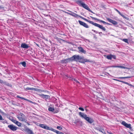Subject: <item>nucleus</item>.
Masks as SVG:
<instances>
[{"label": "nucleus", "instance_id": "50", "mask_svg": "<svg viewBox=\"0 0 134 134\" xmlns=\"http://www.w3.org/2000/svg\"><path fill=\"white\" fill-rule=\"evenodd\" d=\"M108 133L109 134H113L111 133V132H108Z\"/></svg>", "mask_w": 134, "mask_h": 134}, {"label": "nucleus", "instance_id": "23", "mask_svg": "<svg viewBox=\"0 0 134 134\" xmlns=\"http://www.w3.org/2000/svg\"><path fill=\"white\" fill-rule=\"evenodd\" d=\"M113 80H115V81H119V82H121L123 83H124L127 84V83H126L125 82V81H121V80H118L117 79H113Z\"/></svg>", "mask_w": 134, "mask_h": 134}, {"label": "nucleus", "instance_id": "14", "mask_svg": "<svg viewBox=\"0 0 134 134\" xmlns=\"http://www.w3.org/2000/svg\"><path fill=\"white\" fill-rule=\"evenodd\" d=\"M78 49L80 52L83 53L84 54L86 53V51L83 49L82 47H78Z\"/></svg>", "mask_w": 134, "mask_h": 134}, {"label": "nucleus", "instance_id": "15", "mask_svg": "<svg viewBox=\"0 0 134 134\" xmlns=\"http://www.w3.org/2000/svg\"><path fill=\"white\" fill-rule=\"evenodd\" d=\"M69 12H71L72 13H69L68 12H66V13L69 14L70 15L73 16H74L75 18H77L78 17H79V16H80V15H79L75 13H74L72 12L71 11H69Z\"/></svg>", "mask_w": 134, "mask_h": 134}, {"label": "nucleus", "instance_id": "19", "mask_svg": "<svg viewBox=\"0 0 134 134\" xmlns=\"http://www.w3.org/2000/svg\"><path fill=\"white\" fill-rule=\"evenodd\" d=\"M50 130H51L53 132H55L57 134H59L60 132L58 131L57 130L52 128H51V129Z\"/></svg>", "mask_w": 134, "mask_h": 134}, {"label": "nucleus", "instance_id": "44", "mask_svg": "<svg viewBox=\"0 0 134 134\" xmlns=\"http://www.w3.org/2000/svg\"><path fill=\"white\" fill-rule=\"evenodd\" d=\"M7 83L8 82H7L5 81L4 82V83H3L4 85H6Z\"/></svg>", "mask_w": 134, "mask_h": 134}, {"label": "nucleus", "instance_id": "52", "mask_svg": "<svg viewBox=\"0 0 134 134\" xmlns=\"http://www.w3.org/2000/svg\"><path fill=\"white\" fill-rule=\"evenodd\" d=\"M3 111H2L1 109V110H0V113H1Z\"/></svg>", "mask_w": 134, "mask_h": 134}, {"label": "nucleus", "instance_id": "59", "mask_svg": "<svg viewBox=\"0 0 134 134\" xmlns=\"http://www.w3.org/2000/svg\"><path fill=\"white\" fill-rule=\"evenodd\" d=\"M0 110H1V109H0Z\"/></svg>", "mask_w": 134, "mask_h": 134}, {"label": "nucleus", "instance_id": "46", "mask_svg": "<svg viewBox=\"0 0 134 134\" xmlns=\"http://www.w3.org/2000/svg\"><path fill=\"white\" fill-rule=\"evenodd\" d=\"M43 91H43V92H48V91H47V90H43Z\"/></svg>", "mask_w": 134, "mask_h": 134}, {"label": "nucleus", "instance_id": "40", "mask_svg": "<svg viewBox=\"0 0 134 134\" xmlns=\"http://www.w3.org/2000/svg\"><path fill=\"white\" fill-rule=\"evenodd\" d=\"M57 128L58 129H59V130H61L62 129V128H61V126H57Z\"/></svg>", "mask_w": 134, "mask_h": 134}, {"label": "nucleus", "instance_id": "42", "mask_svg": "<svg viewBox=\"0 0 134 134\" xmlns=\"http://www.w3.org/2000/svg\"><path fill=\"white\" fill-rule=\"evenodd\" d=\"M1 114H2L3 115H4L5 116L7 115V114L5 113H4L3 111L2 112Z\"/></svg>", "mask_w": 134, "mask_h": 134}, {"label": "nucleus", "instance_id": "30", "mask_svg": "<svg viewBox=\"0 0 134 134\" xmlns=\"http://www.w3.org/2000/svg\"><path fill=\"white\" fill-rule=\"evenodd\" d=\"M92 31H93L96 34H97L98 33L99 34H102V32H97V31H96L95 30H94L93 29H92Z\"/></svg>", "mask_w": 134, "mask_h": 134}, {"label": "nucleus", "instance_id": "7", "mask_svg": "<svg viewBox=\"0 0 134 134\" xmlns=\"http://www.w3.org/2000/svg\"><path fill=\"white\" fill-rule=\"evenodd\" d=\"M48 110L49 111L53 112V113H58L59 111V109H54L53 108L50 106L48 107Z\"/></svg>", "mask_w": 134, "mask_h": 134}, {"label": "nucleus", "instance_id": "20", "mask_svg": "<svg viewBox=\"0 0 134 134\" xmlns=\"http://www.w3.org/2000/svg\"><path fill=\"white\" fill-rule=\"evenodd\" d=\"M16 97H17V98H20V99H24L25 100H26L27 101H29V100L27 99H26V98H25L24 97H21L20 96H19L18 95L16 96Z\"/></svg>", "mask_w": 134, "mask_h": 134}, {"label": "nucleus", "instance_id": "24", "mask_svg": "<svg viewBox=\"0 0 134 134\" xmlns=\"http://www.w3.org/2000/svg\"><path fill=\"white\" fill-rule=\"evenodd\" d=\"M15 124L19 127L21 126V123L18 121H17Z\"/></svg>", "mask_w": 134, "mask_h": 134}, {"label": "nucleus", "instance_id": "47", "mask_svg": "<svg viewBox=\"0 0 134 134\" xmlns=\"http://www.w3.org/2000/svg\"><path fill=\"white\" fill-rule=\"evenodd\" d=\"M59 134H64L62 132H60Z\"/></svg>", "mask_w": 134, "mask_h": 134}, {"label": "nucleus", "instance_id": "37", "mask_svg": "<svg viewBox=\"0 0 134 134\" xmlns=\"http://www.w3.org/2000/svg\"><path fill=\"white\" fill-rule=\"evenodd\" d=\"M114 9L117 12H118V13L120 14H121V13H120V12L118 10H117V9H116V8H115Z\"/></svg>", "mask_w": 134, "mask_h": 134}, {"label": "nucleus", "instance_id": "1", "mask_svg": "<svg viewBox=\"0 0 134 134\" xmlns=\"http://www.w3.org/2000/svg\"><path fill=\"white\" fill-rule=\"evenodd\" d=\"M70 60L76 61V62H79L83 63H85L86 62L89 61L87 59H85L84 57L83 56H80L79 55H75L70 58L62 60L61 61V63H67Z\"/></svg>", "mask_w": 134, "mask_h": 134}, {"label": "nucleus", "instance_id": "36", "mask_svg": "<svg viewBox=\"0 0 134 134\" xmlns=\"http://www.w3.org/2000/svg\"><path fill=\"white\" fill-rule=\"evenodd\" d=\"M73 80L74 81H75L77 83H80L77 80H76L75 79H73Z\"/></svg>", "mask_w": 134, "mask_h": 134}, {"label": "nucleus", "instance_id": "26", "mask_svg": "<svg viewBox=\"0 0 134 134\" xmlns=\"http://www.w3.org/2000/svg\"><path fill=\"white\" fill-rule=\"evenodd\" d=\"M20 64H22L24 67H25L26 66V63L25 62H21L20 63Z\"/></svg>", "mask_w": 134, "mask_h": 134}, {"label": "nucleus", "instance_id": "48", "mask_svg": "<svg viewBox=\"0 0 134 134\" xmlns=\"http://www.w3.org/2000/svg\"><path fill=\"white\" fill-rule=\"evenodd\" d=\"M3 7H2V6H0V9H2V8H3Z\"/></svg>", "mask_w": 134, "mask_h": 134}, {"label": "nucleus", "instance_id": "10", "mask_svg": "<svg viewBox=\"0 0 134 134\" xmlns=\"http://www.w3.org/2000/svg\"><path fill=\"white\" fill-rule=\"evenodd\" d=\"M39 126L47 130H50L51 128L48 126H47L46 125L44 124H40Z\"/></svg>", "mask_w": 134, "mask_h": 134}, {"label": "nucleus", "instance_id": "17", "mask_svg": "<svg viewBox=\"0 0 134 134\" xmlns=\"http://www.w3.org/2000/svg\"><path fill=\"white\" fill-rule=\"evenodd\" d=\"M21 47L24 48H27L29 47V46L24 43H22L21 45Z\"/></svg>", "mask_w": 134, "mask_h": 134}, {"label": "nucleus", "instance_id": "51", "mask_svg": "<svg viewBox=\"0 0 134 134\" xmlns=\"http://www.w3.org/2000/svg\"><path fill=\"white\" fill-rule=\"evenodd\" d=\"M77 121H75L74 122V123H75V124H77Z\"/></svg>", "mask_w": 134, "mask_h": 134}, {"label": "nucleus", "instance_id": "58", "mask_svg": "<svg viewBox=\"0 0 134 134\" xmlns=\"http://www.w3.org/2000/svg\"><path fill=\"white\" fill-rule=\"evenodd\" d=\"M0 110H1V109H0Z\"/></svg>", "mask_w": 134, "mask_h": 134}, {"label": "nucleus", "instance_id": "18", "mask_svg": "<svg viewBox=\"0 0 134 134\" xmlns=\"http://www.w3.org/2000/svg\"><path fill=\"white\" fill-rule=\"evenodd\" d=\"M132 76H127L126 77H115V78L120 79H127L129 78L132 77Z\"/></svg>", "mask_w": 134, "mask_h": 134}, {"label": "nucleus", "instance_id": "31", "mask_svg": "<svg viewBox=\"0 0 134 134\" xmlns=\"http://www.w3.org/2000/svg\"><path fill=\"white\" fill-rule=\"evenodd\" d=\"M122 40L123 41H124V42H125V43H128V40L127 39H126V38L123 39Z\"/></svg>", "mask_w": 134, "mask_h": 134}, {"label": "nucleus", "instance_id": "32", "mask_svg": "<svg viewBox=\"0 0 134 134\" xmlns=\"http://www.w3.org/2000/svg\"><path fill=\"white\" fill-rule=\"evenodd\" d=\"M57 39L60 42H61V41H64V40H63L62 39L60 38H57Z\"/></svg>", "mask_w": 134, "mask_h": 134}, {"label": "nucleus", "instance_id": "21", "mask_svg": "<svg viewBox=\"0 0 134 134\" xmlns=\"http://www.w3.org/2000/svg\"><path fill=\"white\" fill-rule=\"evenodd\" d=\"M106 58L108 59L111 60L112 59L111 54L107 55Z\"/></svg>", "mask_w": 134, "mask_h": 134}, {"label": "nucleus", "instance_id": "45", "mask_svg": "<svg viewBox=\"0 0 134 134\" xmlns=\"http://www.w3.org/2000/svg\"><path fill=\"white\" fill-rule=\"evenodd\" d=\"M125 82L127 83V84H126L128 85H129L130 86H132V85L131 84H129V83H127V82Z\"/></svg>", "mask_w": 134, "mask_h": 134}, {"label": "nucleus", "instance_id": "25", "mask_svg": "<svg viewBox=\"0 0 134 134\" xmlns=\"http://www.w3.org/2000/svg\"><path fill=\"white\" fill-rule=\"evenodd\" d=\"M35 91H36L39 92H42L43 91H44L43 90H40L39 89L35 88Z\"/></svg>", "mask_w": 134, "mask_h": 134}, {"label": "nucleus", "instance_id": "56", "mask_svg": "<svg viewBox=\"0 0 134 134\" xmlns=\"http://www.w3.org/2000/svg\"><path fill=\"white\" fill-rule=\"evenodd\" d=\"M87 106H86L85 107V108L86 109V108L87 107Z\"/></svg>", "mask_w": 134, "mask_h": 134}, {"label": "nucleus", "instance_id": "53", "mask_svg": "<svg viewBox=\"0 0 134 134\" xmlns=\"http://www.w3.org/2000/svg\"><path fill=\"white\" fill-rule=\"evenodd\" d=\"M85 110L86 111H87L88 110V109H85Z\"/></svg>", "mask_w": 134, "mask_h": 134}, {"label": "nucleus", "instance_id": "8", "mask_svg": "<svg viewBox=\"0 0 134 134\" xmlns=\"http://www.w3.org/2000/svg\"><path fill=\"white\" fill-rule=\"evenodd\" d=\"M121 124L125 127L129 128L130 130L131 129L132 127H131V124H128L124 121H122Z\"/></svg>", "mask_w": 134, "mask_h": 134}, {"label": "nucleus", "instance_id": "6", "mask_svg": "<svg viewBox=\"0 0 134 134\" xmlns=\"http://www.w3.org/2000/svg\"><path fill=\"white\" fill-rule=\"evenodd\" d=\"M8 127L9 129L13 131H16L19 128L14 125L13 124L9 125L8 126Z\"/></svg>", "mask_w": 134, "mask_h": 134}, {"label": "nucleus", "instance_id": "27", "mask_svg": "<svg viewBox=\"0 0 134 134\" xmlns=\"http://www.w3.org/2000/svg\"><path fill=\"white\" fill-rule=\"evenodd\" d=\"M120 15H121L123 18H124L125 19H126L127 20H128V18L126 16H125V15H124L122 14L121 13V14H120Z\"/></svg>", "mask_w": 134, "mask_h": 134}, {"label": "nucleus", "instance_id": "12", "mask_svg": "<svg viewBox=\"0 0 134 134\" xmlns=\"http://www.w3.org/2000/svg\"><path fill=\"white\" fill-rule=\"evenodd\" d=\"M107 20L109 22L111 23L114 25H116L118 24V23L117 22L114 20H113L110 18H107Z\"/></svg>", "mask_w": 134, "mask_h": 134}, {"label": "nucleus", "instance_id": "28", "mask_svg": "<svg viewBox=\"0 0 134 134\" xmlns=\"http://www.w3.org/2000/svg\"><path fill=\"white\" fill-rule=\"evenodd\" d=\"M97 130H98L99 131L102 132V133H103V130H104L103 129H99L97 127Z\"/></svg>", "mask_w": 134, "mask_h": 134}, {"label": "nucleus", "instance_id": "13", "mask_svg": "<svg viewBox=\"0 0 134 134\" xmlns=\"http://www.w3.org/2000/svg\"><path fill=\"white\" fill-rule=\"evenodd\" d=\"M39 95L43 99H49L50 97V96L49 95H44L43 94H40Z\"/></svg>", "mask_w": 134, "mask_h": 134}, {"label": "nucleus", "instance_id": "22", "mask_svg": "<svg viewBox=\"0 0 134 134\" xmlns=\"http://www.w3.org/2000/svg\"><path fill=\"white\" fill-rule=\"evenodd\" d=\"M35 88H30L29 87H27L25 89V90H34L35 91Z\"/></svg>", "mask_w": 134, "mask_h": 134}, {"label": "nucleus", "instance_id": "43", "mask_svg": "<svg viewBox=\"0 0 134 134\" xmlns=\"http://www.w3.org/2000/svg\"><path fill=\"white\" fill-rule=\"evenodd\" d=\"M0 83H4L3 80L0 79Z\"/></svg>", "mask_w": 134, "mask_h": 134}, {"label": "nucleus", "instance_id": "39", "mask_svg": "<svg viewBox=\"0 0 134 134\" xmlns=\"http://www.w3.org/2000/svg\"><path fill=\"white\" fill-rule=\"evenodd\" d=\"M79 110H80L82 111H83L84 110V109L83 108H82V107H79Z\"/></svg>", "mask_w": 134, "mask_h": 134}, {"label": "nucleus", "instance_id": "55", "mask_svg": "<svg viewBox=\"0 0 134 134\" xmlns=\"http://www.w3.org/2000/svg\"><path fill=\"white\" fill-rule=\"evenodd\" d=\"M10 120H12V118L9 119Z\"/></svg>", "mask_w": 134, "mask_h": 134}, {"label": "nucleus", "instance_id": "5", "mask_svg": "<svg viewBox=\"0 0 134 134\" xmlns=\"http://www.w3.org/2000/svg\"><path fill=\"white\" fill-rule=\"evenodd\" d=\"M17 118L20 121H24L25 120V115L22 113H20L17 115Z\"/></svg>", "mask_w": 134, "mask_h": 134}, {"label": "nucleus", "instance_id": "29", "mask_svg": "<svg viewBox=\"0 0 134 134\" xmlns=\"http://www.w3.org/2000/svg\"><path fill=\"white\" fill-rule=\"evenodd\" d=\"M113 67L114 68H124V67L122 66H113Z\"/></svg>", "mask_w": 134, "mask_h": 134}, {"label": "nucleus", "instance_id": "49", "mask_svg": "<svg viewBox=\"0 0 134 134\" xmlns=\"http://www.w3.org/2000/svg\"><path fill=\"white\" fill-rule=\"evenodd\" d=\"M66 76L68 77H69V78H71V77L70 76H68V75H67Z\"/></svg>", "mask_w": 134, "mask_h": 134}, {"label": "nucleus", "instance_id": "54", "mask_svg": "<svg viewBox=\"0 0 134 134\" xmlns=\"http://www.w3.org/2000/svg\"><path fill=\"white\" fill-rule=\"evenodd\" d=\"M36 45L37 46H38V47H39V46L38 45V44H36Z\"/></svg>", "mask_w": 134, "mask_h": 134}, {"label": "nucleus", "instance_id": "33", "mask_svg": "<svg viewBox=\"0 0 134 134\" xmlns=\"http://www.w3.org/2000/svg\"><path fill=\"white\" fill-rule=\"evenodd\" d=\"M11 121H12L15 124L17 121L13 119V118H12V120H11Z\"/></svg>", "mask_w": 134, "mask_h": 134}, {"label": "nucleus", "instance_id": "41", "mask_svg": "<svg viewBox=\"0 0 134 134\" xmlns=\"http://www.w3.org/2000/svg\"><path fill=\"white\" fill-rule=\"evenodd\" d=\"M6 85L8 86H9V87H11L12 86L10 84L8 83H7V84Z\"/></svg>", "mask_w": 134, "mask_h": 134}, {"label": "nucleus", "instance_id": "2", "mask_svg": "<svg viewBox=\"0 0 134 134\" xmlns=\"http://www.w3.org/2000/svg\"><path fill=\"white\" fill-rule=\"evenodd\" d=\"M79 17L83 19V20H85L86 21L89 22V23L94 25V26L98 27L100 29L102 30L103 31H105L106 30L105 28L103 26H102L100 25L99 24L96 23H94V22H93L92 21L88 20L84 18L81 16H79Z\"/></svg>", "mask_w": 134, "mask_h": 134}, {"label": "nucleus", "instance_id": "3", "mask_svg": "<svg viewBox=\"0 0 134 134\" xmlns=\"http://www.w3.org/2000/svg\"><path fill=\"white\" fill-rule=\"evenodd\" d=\"M79 115L81 118L84 119L90 124H92L94 122V120L92 118H90L87 116V115L81 112L79 113Z\"/></svg>", "mask_w": 134, "mask_h": 134}, {"label": "nucleus", "instance_id": "38", "mask_svg": "<svg viewBox=\"0 0 134 134\" xmlns=\"http://www.w3.org/2000/svg\"><path fill=\"white\" fill-rule=\"evenodd\" d=\"M0 120H4V119H3V118L2 116L1 115H0Z\"/></svg>", "mask_w": 134, "mask_h": 134}, {"label": "nucleus", "instance_id": "57", "mask_svg": "<svg viewBox=\"0 0 134 134\" xmlns=\"http://www.w3.org/2000/svg\"><path fill=\"white\" fill-rule=\"evenodd\" d=\"M0 110H1V109H0Z\"/></svg>", "mask_w": 134, "mask_h": 134}, {"label": "nucleus", "instance_id": "16", "mask_svg": "<svg viewBox=\"0 0 134 134\" xmlns=\"http://www.w3.org/2000/svg\"><path fill=\"white\" fill-rule=\"evenodd\" d=\"M26 131L28 134H35L33 132V131L29 128L26 129Z\"/></svg>", "mask_w": 134, "mask_h": 134}, {"label": "nucleus", "instance_id": "9", "mask_svg": "<svg viewBox=\"0 0 134 134\" xmlns=\"http://www.w3.org/2000/svg\"><path fill=\"white\" fill-rule=\"evenodd\" d=\"M90 17L92 19L97 20L98 21L101 23H103V24H107L108 25H110V24H109L108 23H107L104 21L100 20L99 19H97L96 18L93 17L92 16H90Z\"/></svg>", "mask_w": 134, "mask_h": 134}, {"label": "nucleus", "instance_id": "11", "mask_svg": "<svg viewBox=\"0 0 134 134\" xmlns=\"http://www.w3.org/2000/svg\"><path fill=\"white\" fill-rule=\"evenodd\" d=\"M78 22L80 24L84 26V27L86 28H89V26L87 24H86L85 23L83 22L80 20H79Z\"/></svg>", "mask_w": 134, "mask_h": 134}, {"label": "nucleus", "instance_id": "35", "mask_svg": "<svg viewBox=\"0 0 134 134\" xmlns=\"http://www.w3.org/2000/svg\"><path fill=\"white\" fill-rule=\"evenodd\" d=\"M111 57H112V58H113V59H116V56L115 55H113L112 54H111Z\"/></svg>", "mask_w": 134, "mask_h": 134}, {"label": "nucleus", "instance_id": "4", "mask_svg": "<svg viewBox=\"0 0 134 134\" xmlns=\"http://www.w3.org/2000/svg\"><path fill=\"white\" fill-rule=\"evenodd\" d=\"M77 3L79 6L82 7L84 8L87 10L91 12L94 13L88 7V6L82 1H77Z\"/></svg>", "mask_w": 134, "mask_h": 134}, {"label": "nucleus", "instance_id": "34", "mask_svg": "<svg viewBox=\"0 0 134 134\" xmlns=\"http://www.w3.org/2000/svg\"><path fill=\"white\" fill-rule=\"evenodd\" d=\"M3 120L4 121H2V122L4 124L5 123H6V124H8V122L6 120Z\"/></svg>", "mask_w": 134, "mask_h": 134}]
</instances>
